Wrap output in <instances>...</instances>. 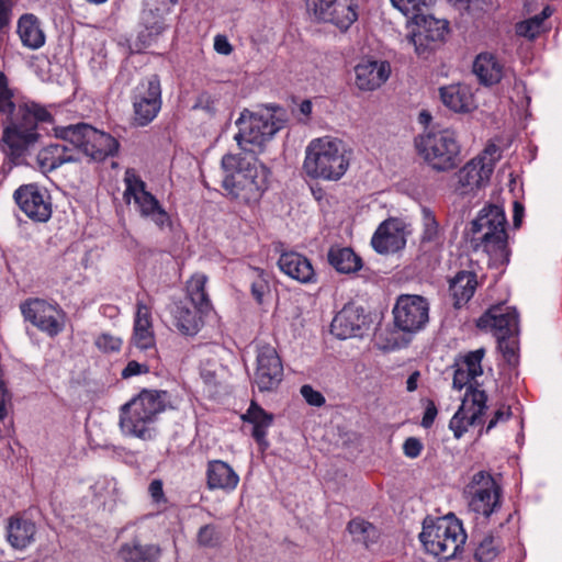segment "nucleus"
Listing matches in <instances>:
<instances>
[{
	"label": "nucleus",
	"instance_id": "f257e3e1",
	"mask_svg": "<svg viewBox=\"0 0 562 562\" xmlns=\"http://www.w3.org/2000/svg\"><path fill=\"white\" fill-rule=\"evenodd\" d=\"M221 166L225 172L222 187L237 204L255 206L269 188L270 169L256 156L226 154Z\"/></svg>",
	"mask_w": 562,
	"mask_h": 562
},
{
	"label": "nucleus",
	"instance_id": "4be33fe9",
	"mask_svg": "<svg viewBox=\"0 0 562 562\" xmlns=\"http://www.w3.org/2000/svg\"><path fill=\"white\" fill-rule=\"evenodd\" d=\"M132 345L153 359L157 357L155 335L153 330L150 307L142 301H137V310L134 318Z\"/></svg>",
	"mask_w": 562,
	"mask_h": 562
},
{
	"label": "nucleus",
	"instance_id": "bb28decb",
	"mask_svg": "<svg viewBox=\"0 0 562 562\" xmlns=\"http://www.w3.org/2000/svg\"><path fill=\"white\" fill-rule=\"evenodd\" d=\"M492 172L491 164L486 162L484 165L480 159H471L457 173L458 183L462 189V193H469L486 186Z\"/></svg>",
	"mask_w": 562,
	"mask_h": 562
},
{
	"label": "nucleus",
	"instance_id": "7c9ffc66",
	"mask_svg": "<svg viewBox=\"0 0 562 562\" xmlns=\"http://www.w3.org/2000/svg\"><path fill=\"white\" fill-rule=\"evenodd\" d=\"M88 139L83 154L90 156L94 160H103L109 156H113L119 150V142L108 133L88 128Z\"/></svg>",
	"mask_w": 562,
	"mask_h": 562
},
{
	"label": "nucleus",
	"instance_id": "69168bd1",
	"mask_svg": "<svg viewBox=\"0 0 562 562\" xmlns=\"http://www.w3.org/2000/svg\"><path fill=\"white\" fill-rule=\"evenodd\" d=\"M214 49L222 55H228L232 52V45L224 35H216L214 38Z\"/></svg>",
	"mask_w": 562,
	"mask_h": 562
},
{
	"label": "nucleus",
	"instance_id": "13d9d810",
	"mask_svg": "<svg viewBox=\"0 0 562 562\" xmlns=\"http://www.w3.org/2000/svg\"><path fill=\"white\" fill-rule=\"evenodd\" d=\"M301 394L304 400L312 406H322L325 403L323 394L314 390L311 385H303L301 387Z\"/></svg>",
	"mask_w": 562,
	"mask_h": 562
},
{
	"label": "nucleus",
	"instance_id": "5fc2aeb1",
	"mask_svg": "<svg viewBox=\"0 0 562 562\" xmlns=\"http://www.w3.org/2000/svg\"><path fill=\"white\" fill-rule=\"evenodd\" d=\"M498 341V349L502 351L504 358L508 363H515L517 359V341L514 337L502 338L496 337Z\"/></svg>",
	"mask_w": 562,
	"mask_h": 562
},
{
	"label": "nucleus",
	"instance_id": "412c9836",
	"mask_svg": "<svg viewBox=\"0 0 562 562\" xmlns=\"http://www.w3.org/2000/svg\"><path fill=\"white\" fill-rule=\"evenodd\" d=\"M367 325V315L361 306L347 304L334 317L330 331L339 339H348L362 335Z\"/></svg>",
	"mask_w": 562,
	"mask_h": 562
},
{
	"label": "nucleus",
	"instance_id": "603ef678",
	"mask_svg": "<svg viewBox=\"0 0 562 562\" xmlns=\"http://www.w3.org/2000/svg\"><path fill=\"white\" fill-rule=\"evenodd\" d=\"M18 106L12 101V92L7 87L5 77L0 76V113L13 116Z\"/></svg>",
	"mask_w": 562,
	"mask_h": 562
},
{
	"label": "nucleus",
	"instance_id": "6ab92c4d",
	"mask_svg": "<svg viewBox=\"0 0 562 562\" xmlns=\"http://www.w3.org/2000/svg\"><path fill=\"white\" fill-rule=\"evenodd\" d=\"M476 325L495 337H515L518 333V314L514 307L494 305L479 318Z\"/></svg>",
	"mask_w": 562,
	"mask_h": 562
},
{
	"label": "nucleus",
	"instance_id": "c756f323",
	"mask_svg": "<svg viewBox=\"0 0 562 562\" xmlns=\"http://www.w3.org/2000/svg\"><path fill=\"white\" fill-rule=\"evenodd\" d=\"M273 415L266 412L256 402H251L241 419L252 425L251 436L262 450L269 447L267 440L268 429L273 423Z\"/></svg>",
	"mask_w": 562,
	"mask_h": 562
},
{
	"label": "nucleus",
	"instance_id": "a19ab883",
	"mask_svg": "<svg viewBox=\"0 0 562 562\" xmlns=\"http://www.w3.org/2000/svg\"><path fill=\"white\" fill-rule=\"evenodd\" d=\"M88 128H92V126L85 123H78L74 125L56 127L55 134L63 142L70 144L68 148H75L77 150L79 159L80 153L83 151L86 140L88 139Z\"/></svg>",
	"mask_w": 562,
	"mask_h": 562
},
{
	"label": "nucleus",
	"instance_id": "5701e85b",
	"mask_svg": "<svg viewBox=\"0 0 562 562\" xmlns=\"http://www.w3.org/2000/svg\"><path fill=\"white\" fill-rule=\"evenodd\" d=\"M391 75V66L386 60H361L355 67V83L361 91L379 89Z\"/></svg>",
	"mask_w": 562,
	"mask_h": 562
},
{
	"label": "nucleus",
	"instance_id": "bf43d9fd",
	"mask_svg": "<svg viewBox=\"0 0 562 562\" xmlns=\"http://www.w3.org/2000/svg\"><path fill=\"white\" fill-rule=\"evenodd\" d=\"M423 450V443L415 437H409L404 441L403 451L404 454L411 459L417 458Z\"/></svg>",
	"mask_w": 562,
	"mask_h": 562
},
{
	"label": "nucleus",
	"instance_id": "37998d69",
	"mask_svg": "<svg viewBox=\"0 0 562 562\" xmlns=\"http://www.w3.org/2000/svg\"><path fill=\"white\" fill-rule=\"evenodd\" d=\"M552 13L553 10L551 9V7H544L540 14H536L525 21L517 23L516 33L519 36L529 40L536 38L542 31L543 21L550 18Z\"/></svg>",
	"mask_w": 562,
	"mask_h": 562
},
{
	"label": "nucleus",
	"instance_id": "09e8293b",
	"mask_svg": "<svg viewBox=\"0 0 562 562\" xmlns=\"http://www.w3.org/2000/svg\"><path fill=\"white\" fill-rule=\"evenodd\" d=\"M156 359H153L148 356V352H146V359L143 362L131 360L127 362L125 368L122 370V378L123 379H130L136 375L146 374L150 371L153 368V362Z\"/></svg>",
	"mask_w": 562,
	"mask_h": 562
},
{
	"label": "nucleus",
	"instance_id": "20e7f679",
	"mask_svg": "<svg viewBox=\"0 0 562 562\" xmlns=\"http://www.w3.org/2000/svg\"><path fill=\"white\" fill-rule=\"evenodd\" d=\"M506 223L504 209L495 204L484 206L471 223L472 243L495 267L509 262Z\"/></svg>",
	"mask_w": 562,
	"mask_h": 562
},
{
	"label": "nucleus",
	"instance_id": "4c0bfd02",
	"mask_svg": "<svg viewBox=\"0 0 562 562\" xmlns=\"http://www.w3.org/2000/svg\"><path fill=\"white\" fill-rule=\"evenodd\" d=\"M172 314L175 326L183 335L193 336L200 330L202 314L198 310H191L180 303L175 306Z\"/></svg>",
	"mask_w": 562,
	"mask_h": 562
},
{
	"label": "nucleus",
	"instance_id": "aec40b11",
	"mask_svg": "<svg viewBox=\"0 0 562 562\" xmlns=\"http://www.w3.org/2000/svg\"><path fill=\"white\" fill-rule=\"evenodd\" d=\"M406 225L402 220L389 218L381 223L372 236L371 245L379 254H393L406 245Z\"/></svg>",
	"mask_w": 562,
	"mask_h": 562
},
{
	"label": "nucleus",
	"instance_id": "2eb2a0df",
	"mask_svg": "<svg viewBox=\"0 0 562 562\" xmlns=\"http://www.w3.org/2000/svg\"><path fill=\"white\" fill-rule=\"evenodd\" d=\"M19 209L32 221L47 222L53 213L52 198L47 189L36 183L20 186L13 193Z\"/></svg>",
	"mask_w": 562,
	"mask_h": 562
},
{
	"label": "nucleus",
	"instance_id": "c85d7f7f",
	"mask_svg": "<svg viewBox=\"0 0 562 562\" xmlns=\"http://www.w3.org/2000/svg\"><path fill=\"white\" fill-rule=\"evenodd\" d=\"M473 74L479 82L490 87L498 83L505 75V66L498 57L492 53L479 54L472 66Z\"/></svg>",
	"mask_w": 562,
	"mask_h": 562
},
{
	"label": "nucleus",
	"instance_id": "1a4fd4ad",
	"mask_svg": "<svg viewBox=\"0 0 562 562\" xmlns=\"http://www.w3.org/2000/svg\"><path fill=\"white\" fill-rule=\"evenodd\" d=\"M123 198L127 204H134L144 218L150 220L159 228L169 225L170 217L159 201L146 189V183L134 169H126L123 179Z\"/></svg>",
	"mask_w": 562,
	"mask_h": 562
},
{
	"label": "nucleus",
	"instance_id": "473e14b6",
	"mask_svg": "<svg viewBox=\"0 0 562 562\" xmlns=\"http://www.w3.org/2000/svg\"><path fill=\"white\" fill-rule=\"evenodd\" d=\"M36 526L33 521L12 517L8 525L7 538L9 543L16 550H24L34 541Z\"/></svg>",
	"mask_w": 562,
	"mask_h": 562
},
{
	"label": "nucleus",
	"instance_id": "e2e57ef3",
	"mask_svg": "<svg viewBox=\"0 0 562 562\" xmlns=\"http://www.w3.org/2000/svg\"><path fill=\"white\" fill-rule=\"evenodd\" d=\"M13 2L11 0H0V29L9 25L12 15Z\"/></svg>",
	"mask_w": 562,
	"mask_h": 562
},
{
	"label": "nucleus",
	"instance_id": "c9c22d12",
	"mask_svg": "<svg viewBox=\"0 0 562 562\" xmlns=\"http://www.w3.org/2000/svg\"><path fill=\"white\" fill-rule=\"evenodd\" d=\"M327 258L330 266L340 273H355L362 268L361 258L349 247H330Z\"/></svg>",
	"mask_w": 562,
	"mask_h": 562
},
{
	"label": "nucleus",
	"instance_id": "423d86ee",
	"mask_svg": "<svg viewBox=\"0 0 562 562\" xmlns=\"http://www.w3.org/2000/svg\"><path fill=\"white\" fill-rule=\"evenodd\" d=\"M167 405L166 391L144 390L121 407L120 428L125 436L150 440L156 435L157 416Z\"/></svg>",
	"mask_w": 562,
	"mask_h": 562
},
{
	"label": "nucleus",
	"instance_id": "f3484780",
	"mask_svg": "<svg viewBox=\"0 0 562 562\" xmlns=\"http://www.w3.org/2000/svg\"><path fill=\"white\" fill-rule=\"evenodd\" d=\"M487 395L483 390L469 389L458 412L452 416L449 427L456 438H461L470 426L482 423L486 409Z\"/></svg>",
	"mask_w": 562,
	"mask_h": 562
},
{
	"label": "nucleus",
	"instance_id": "a211bd4d",
	"mask_svg": "<svg viewBox=\"0 0 562 562\" xmlns=\"http://www.w3.org/2000/svg\"><path fill=\"white\" fill-rule=\"evenodd\" d=\"M412 21L415 26L406 37V42L407 45L414 47L419 56L425 55L431 49L434 44L441 42L448 31V23L446 21L426 15L424 11Z\"/></svg>",
	"mask_w": 562,
	"mask_h": 562
},
{
	"label": "nucleus",
	"instance_id": "338daca9",
	"mask_svg": "<svg viewBox=\"0 0 562 562\" xmlns=\"http://www.w3.org/2000/svg\"><path fill=\"white\" fill-rule=\"evenodd\" d=\"M420 378L419 371H414L406 381V390L408 392H414L418 386V380Z\"/></svg>",
	"mask_w": 562,
	"mask_h": 562
},
{
	"label": "nucleus",
	"instance_id": "de8ad7c7",
	"mask_svg": "<svg viewBox=\"0 0 562 562\" xmlns=\"http://www.w3.org/2000/svg\"><path fill=\"white\" fill-rule=\"evenodd\" d=\"M484 357V349L470 351L458 364L464 368L473 376H480L483 373L482 360Z\"/></svg>",
	"mask_w": 562,
	"mask_h": 562
},
{
	"label": "nucleus",
	"instance_id": "4468645a",
	"mask_svg": "<svg viewBox=\"0 0 562 562\" xmlns=\"http://www.w3.org/2000/svg\"><path fill=\"white\" fill-rule=\"evenodd\" d=\"M20 308L25 321L50 337L64 328V313L56 304L42 299H29L21 303Z\"/></svg>",
	"mask_w": 562,
	"mask_h": 562
},
{
	"label": "nucleus",
	"instance_id": "4d7b16f0",
	"mask_svg": "<svg viewBox=\"0 0 562 562\" xmlns=\"http://www.w3.org/2000/svg\"><path fill=\"white\" fill-rule=\"evenodd\" d=\"M148 493L153 503L157 507H165L167 504V497L164 492V484L161 480H153L148 486Z\"/></svg>",
	"mask_w": 562,
	"mask_h": 562
},
{
	"label": "nucleus",
	"instance_id": "39448f33",
	"mask_svg": "<svg viewBox=\"0 0 562 562\" xmlns=\"http://www.w3.org/2000/svg\"><path fill=\"white\" fill-rule=\"evenodd\" d=\"M283 112L278 106H263L256 111L244 109L236 120L238 133L234 136L238 147L256 156L283 127Z\"/></svg>",
	"mask_w": 562,
	"mask_h": 562
},
{
	"label": "nucleus",
	"instance_id": "0e129e2a",
	"mask_svg": "<svg viewBox=\"0 0 562 562\" xmlns=\"http://www.w3.org/2000/svg\"><path fill=\"white\" fill-rule=\"evenodd\" d=\"M437 413L438 411L435 403L432 401H428L422 419V426L429 428L434 424Z\"/></svg>",
	"mask_w": 562,
	"mask_h": 562
},
{
	"label": "nucleus",
	"instance_id": "9b49d317",
	"mask_svg": "<svg viewBox=\"0 0 562 562\" xmlns=\"http://www.w3.org/2000/svg\"><path fill=\"white\" fill-rule=\"evenodd\" d=\"M312 21L347 32L359 18L357 0H304Z\"/></svg>",
	"mask_w": 562,
	"mask_h": 562
},
{
	"label": "nucleus",
	"instance_id": "6e6d98bb",
	"mask_svg": "<svg viewBox=\"0 0 562 562\" xmlns=\"http://www.w3.org/2000/svg\"><path fill=\"white\" fill-rule=\"evenodd\" d=\"M475 376H473L471 373H469L464 368L460 367L457 363V369L453 374V381L452 385L456 390H462L464 386H467V391L469 389H477L472 384V380H474Z\"/></svg>",
	"mask_w": 562,
	"mask_h": 562
},
{
	"label": "nucleus",
	"instance_id": "72a5a7b5",
	"mask_svg": "<svg viewBox=\"0 0 562 562\" xmlns=\"http://www.w3.org/2000/svg\"><path fill=\"white\" fill-rule=\"evenodd\" d=\"M476 285V276L473 272H458L449 282V291L454 300V306L459 308L464 305L473 296Z\"/></svg>",
	"mask_w": 562,
	"mask_h": 562
},
{
	"label": "nucleus",
	"instance_id": "a878e982",
	"mask_svg": "<svg viewBox=\"0 0 562 562\" xmlns=\"http://www.w3.org/2000/svg\"><path fill=\"white\" fill-rule=\"evenodd\" d=\"M78 161L75 148H68L64 143L49 144L36 155V166L43 173L50 172L64 164Z\"/></svg>",
	"mask_w": 562,
	"mask_h": 562
},
{
	"label": "nucleus",
	"instance_id": "f704fd0d",
	"mask_svg": "<svg viewBox=\"0 0 562 562\" xmlns=\"http://www.w3.org/2000/svg\"><path fill=\"white\" fill-rule=\"evenodd\" d=\"M160 555V548L156 544H142L133 539L121 546L119 557L124 562H155Z\"/></svg>",
	"mask_w": 562,
	"mask_h": 562
},
{
	"label": "nucleus",
	"instance_id": "58836bf2",
	"mask_svg": "<svg viewBox=\"0 0 562 562\" xmlns=\"http://www.w3.org/2000/svg\"><path fill=\"white\" fill-rule=\"evenodd\" d=\"M143 30L138 33V41L144 47L150 46L156 38L167 29L162 15L155 14L151 9L142 14Z\"/></svg>",
	"mask_w": 562,
	"mask_h": 562
},
{
	"label": "nucleus",
	"instance_id": "774afa93",
	"mask_svg": "<svg viewBox=\"0 0 562 562\" xmlns=\"http://www.w3.org/2000/svg\"><path fill=\"white\" fill-rule=\"evenodd\" d=\"M524 206L519 202L514 203V226L518 227L521 223Z\"/></svg>",
	"mask_w": 562,
	"mask_h": 562
},
{
	"label": "nucleus",
	"instance_id": "393cba45",
	"mask_svg": "<svg viewBox=\"0 0 562 562\" xmlns=\"http://www.w3.org/2000/svg\"><path fill=\"white\" fill-rule=\"evenodd\" d=\"M206 486L211 491L221 490L231 493L239 483V475L226 462L210 460L205 470Z\"/></svg>",
	"mask_w": 562,
	"mask_h": 562
},
{
	"label": "nucleus",
	"instance_id": "ddd939ff",
	"mask_svg": "<svg viewBox=\"0 0 562 562\" xmlns=\"http://www.w3.org/2000/svg\"><path fill=\"white\" fill-rule=\"evenodd\" d=\"M394 323L397 328L415 333L425 327L429 318V304L420 295L402 294L393 308Z\"/></svg>",
	"mask_w": 562,
	"mask_h": 562
},
{
	"label": "nucleus",
	"instance_id": "680f3d73",
	"mask_svg": "<svg viewBox=\"0 0 562 562\" xmlns=\"http://www.w3.org/2000/svg\"><path fill=\"white\" fill-rule=\"evenodd\" d=\"M512 416V411L509 406H501L490 419L485 431L488 432L493 429L498 423L507 422Z\"/></svg>",
	"mask_w": 562,
	"mask_h": 562
},
{
	"label": "nucleus",
	"instance_id": "864d4df0",
	"mask_svg": "<svg viewBox=\"0 0 562 562\" xmlns=\"http://www.w3.org/2000/svg\"><path fill=\"white\" fill-rule=\"evenodd\" d=\"M123 340L108 333H103L95 339V346L104 352H115L122 347Z\"/></svg>",
	"mask_w": 562,
	"mask_h": 562
},
{
	"label": "nucleus",
	"instance_id": "ea45409f",
	"mask_svg": "<svg viewBox=\"0 0 562 562\" xmlns=\"http://www.w3.org/2000/svg\"><path fill=\"white\" fill-rule=\"evenodd\" d=\"M422 214V233H420V245L423 247L434 248L440 245L442 236L439 227V223L435 216V213L423 206L420 210Z\"/></svg>",
	"mask_w": 562,
	"mask_h": 562
},
{
	"label": "nucleus",
	"instance_id": "7ed1b4c3",
	"mask_svg": "<svg viewBox=\"0 0 562 562\" xmlns=\"http://www.w3.org/2000/svg\"><path fill=\"white\" fill-rule=\"evenodd\" d=\"M350 155L351 151L339 138H314L306 146L303 170L312 179L338 181L349 168Z\"/></svg>",
	"mask_w": 562,
	"mask_h": 562
},
{
	"label": "nucleus",
	"instance_id": "f03ea898",
	"mask_svg": "<svg viewBox=\"0 0 562 562\" xmlns=\"http://www.w3.org/2000/svg\"><path fill=\"white\" fill-rule=\"evenodd\" d=\"M50 113L35 102H22L18 105L11 124L3 131V151L14 165L29 164L27 156L40 134V123L49 122Z\"/></svg>",
	"mask_w": 562,
	"mask_h": 562
},
{
	"label": "nucleus",
	"instance_id": "052dcab7",
	"mask_svg": "<svg viewBox=\"0 0 562 562\" xmlns=\"http://www.w3.org/2000/svg\"><path fill=\"white\" fill-rule=\"evenodd\" d=\"M476 159H480L481 162L491 164V169L494 170L495 162L499 158V149L496 145L492 144L486 146V148L483 150L482 154L475 157Z\"/></svg>",
	"mask_w": 562,
	"mask_h": 562
},
{
	"label": "nucleus",
	"instance_id": "a18cd8bd",
	"mask_svg": "<svg viewBox=\"0 0 562 562\" xmlns=\"http://www.w3.org/2000/svg\"><path fill=\"white\" fill-rule=\"evenodd\" d=\"M392 4L408 19H416L435 0H391Z\"/></svg>",
	"mask_w": 562,
	"mask_h": 562
},
{
	"label": "nucleus",
	"instance_id": "c03bdc74",
	"mask_svg": "<svg viewBox=\"0 0 562 562\" xmlns=\"http://www.w3.org/2000/svg\"><path fill=\"white\" fill-rule=\"evenodd\" d=\"M93 495L99 498L103 504L109 502H116L120 496V488L117 482L111 476H100L91 486Z\"/></svg>",
	"mask_w": 562,
	"mask_h": 562
},
{
	"label": "nucleus",
	"instance_id": "dca6fc26",
	"mask_svg": "<svg viewBox=\"0 0 562 562\" xmlns=\"http://www.w3.org/2000/svg\"><path fill=\"white\" fill-rule=\"evenodd\" d=\"M283 378V366L274 347L260 344L257 347L254 384L260 392L278 387Z\"/></svg>",
	"mask_w": 562,
	"mask_h": 562
},
{
	"label": "nucleus",
	"instance_id": "8fccbe9b",
	"mask_svg": "<svg viewBox=\"0 0 562 562\" xmlns=\"http://www.w3.org/2000/svg\"><path fill=\"white\" fill-rule=\"evenodd\" d=\"M196 542L203 548H214L220 543V533L214 525L202 526L196 535Z\"/></svg>",
	"mask_w": 562,
	"mask_h": 562
},
{
	"label": "nucleus",
	"instance_id": "e433bc0d",
	"mask_svg": "<svg viewBox=\"0 0 562 562\" xmlns=\"http://www.w3.org/2000/svg\"><path fill=\"white\" fill-rule=\"evenodd\" d=\"M207 277L204 273H194L187 282V294L193 304L194 308L201 314H206L211 311L212 305L209 295L205 291Z\"/></svg>",
	"mask_w": 562,
	"mask_h": 562
},
{
	"label": "nucleus",
	"instance_id": "79ce46f5",
	"mask_svg": "<svg viewBox=\"0 0 562 562\" xmlns=\"http://www.w3.org/2000/svg\"><path fill=\"white\" fill-rule=\"evenodd\" d=\"M503 549V541L498 536L486 535L479 541L474 558L479 562H493Z\"/></svg>",
	"mask_w": 562,
	"mask_h": 562
},
{
	"label": "nucleus",
	"instance_id": "0eeeda50",
	"mask_svg": "<svg viewBox=\"0 0 562 562\" xmlns=\"http://www.w3.org/2000/svg\"><path fill=\"white\" fill-rule=\"evenodd\" d=\"M419 539L427 553L440 561H449L462 553L467 533L461 520L449 514L429 524L425 521Z\"/></svg>",
	"mask_w": 562,
	"mask_h": 562
},
{
	"label": "nucleus",
	"instance_id": "b1692460",
	"mask_svg": "<svg viewBox=\"0 0 562 562\" xmlns=\"http://www.w3.org/2000/svg\"><path fill=\"white\" fill-rule=\"evenodd\" d=\"M278 267L288 277L301 283H314L316 273L311 261L296 251H282Z\"/></svg>",
	"mask_w": 562,
	"mask_h": 562
},
{
	"label": "nucleus",
	"instance_id": "9d476101",
	"mask_svg": "<svg viewBox=\"0 0 562 562\" xmlns=\"http://www.w3.org/2000/svg\"><path fill=\"white\" fill-rule=\"evenodd\" d=\"M468 506L477 517L490 518L501 508L502 488L491 473H474L464 487Z\"/></svg>",
	"mask_w": 562,
	"mask_h": 562
},
{
	"label": "nucleus",
	"instance_id": "f8f14e48",
	"mask_svg": "<svg viewBox=\"0 0 562 562\" xmlns=\"http://www.w3.org/2000/svg\"><path fill=\"white\" fill-rule=\"evenodd\" d=\"M133 122L137 126L151 123L161 110V85L157 75L144 78L133 93Z\"/></svg>",
	"mask_w": 562,
	"mask_h": 562
},
{
	"label": "nucleus",
	"instance_id": "3c124183",
	"mask_svg": "<svg viewBox=\"0 0 562 562\" xmlns=\"http://www.w3.org/2000/svg\"><path fill=\"white\" fill-rule=\"evenodd\" d=\"M255 272L257 273V277L251 282V295L254 296L258 304H262L265 295L270 292V286L262 270L255 269Z\"/></svg>",
	"mask_w": 562,
	"mask_h": 562
},
{
	"label": "nucleus",
	"instance_id": "cd10ccee",
	"mask_svg": "<svg viewBox=\"0 0 562 562\" xmlns=\"http://www.w3.org/2000/svg\"><path fill=\"white\" fill-rule=\"evenodd\" d=\"M439 94L442 103L456 113H469L476 108L471 88L463 83L441 87Z\"/></svg>",
	"mask_w": 562,
	"mask_h": 562
},
{
	"label": "nucleus",
	"instance_id": "2f4dec72",
	"mask_svg": "<svg viewBox=\"0 0 562 562\" xmlns=\"http://www.w3.org/2000/svg\"><path fill=\"white\" fill-rule=\"evenodd\" d=\"M16 33L22 45L29 49L36 50L45 45V33L34 14L25 13L19 18Z\"/></svg>",
	"mask_w": 562,
	"mask_h": 562
},
{
	"label": "nucleus",
	"instance_id": "6e6552de",
	"mask_svg": "<svg viewBox=\"0 0 562 562\" xmlns=\"http://www.w3.org/2000/svg\"><path fill=\"white\" fill-rule=\"evenodd\" d=\"M415 147L424 161L436 171L452 170L461 161L457 134L449 128L419 135L415 139Z\"/></svg>",
	"mask_w": 562,
	"mask_h": 562
},
{
	"label": "nucleus",
	"instance_id": "49530a36",
	"mask_svg": "<svg viewBox=\"0 0 562 562\" xmlns=\"http://www.w3.org/2000/svg\"><path fill=\"white\" fill-rule=\"evenodd\" d=\"M348 530L356 541L363 543H368L375 536L374 526L360 518L349 521Z\"/></svg>",
	"mask_w": 562,
	"mask_h": 562
}]
</instances>
